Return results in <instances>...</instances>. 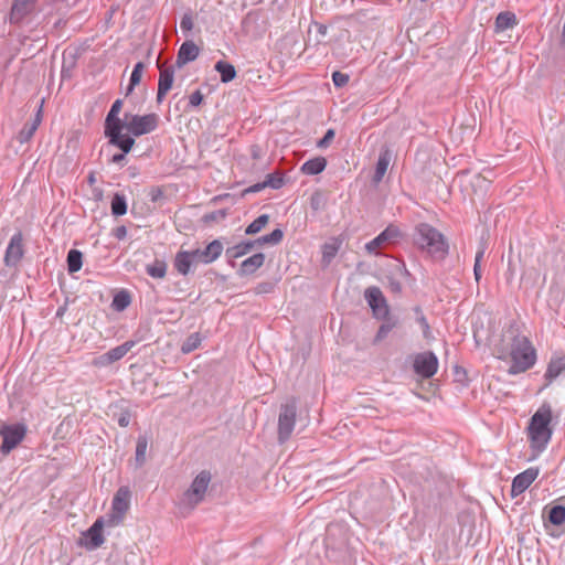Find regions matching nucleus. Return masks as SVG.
I'll list each match as a JSON object with an SVG mask.
<instances>
[{
    "instance_id": "f257e3e1",
    "label": "nucleus",
    "mask_w": 565,
    "mask_h": 565,
    "mask_svg": "<svg viewBox=\"0 0 565 565\" xmlns=\"http://www.w3.org/2000/svg\"><path fill=\"white\" fill-rule=\"evenodd\" d=\"M414 244L431 258L443 260L449 254V243L445 235L433 225L422 222L414 228Z\"/></svg>"
},
{
    "instance_id": "f03ea898",
    "label": "nucleus",
    "mask_w": 565,
    "mask_h": 565,
    "mask_svg": "<svg viewBox=\"0 0 565 565\" xmlns=\"http://www.w3.org/2000/svg\"><path fill=\"white\" fill-rule=\"evenodd\" d=\"M551 422L552 407L545 402L532 415L527 426L530 446L536 452L545 450L552 438L553 429L551 427Z\"/></svg>"
},
{
    "instance_id": "7ed1b4c3",
    "label": "nucleus",
    "mask_w": 565,
    "mask_h": 565,
    "mask_svg": "<svg viewBox=\"0 0 565 565\" xmlns=\"http://www.w3.org/2000/svg\"><path fill=\"white\" fill-rule=\"evenodd\" d=\"M510 334V358L511 365L508 374L516 375L530 370L536 362V351L531 341L525 335H520L514 330H509Z\"/></svg>"
},
{
    "instance_id": "20e7f679",
    "label": "nucleus",
    "mask_w": 565,
    "mask_h": 565,
    "mask_svg": "<svg viewBox=\"0 0 565 565\" xmlns=\"http://www.w3.org/2000/svg\"><path fill=\"white\" fill-rule=\"evenodd\" d=\"M160 118L157 114L150 113L146 115H132L125 113L124 129L128 131L127 135L140 137L154 131L159 126Z\"/></svg>"
},
{
    "instance_id": "39448f33",
    "label": "nucleus",
    "mask_w": 565,
    "mask_h": 565,
    "mask_svg": "<svg viewBox=\"0 0 565 565\" xmlns=\"http://www.w3.org/2000/svg\"><path fill=\"white\" fill-rule=\"evenodd\" d=\"M26 430L23 423L6 424L0 422V436L2 437L0 452L4 456L9 455L24 439Z\"/></svg>"
},
{
    "instance_id": "423d86ee",
    "label": "nucleus",
    "mask_w": 565,
    "mask_h": 565,
    "mask_svg": "<svg viewBox=\"0 0 565 565\" xmlns=\"http://www.w3.org/2000/svg\"><path fill=\"white\" fill-rule=\"evenodd\" d=\"M297 416V404L295 399L287 402L280 406L278 417V440L280 444L287 441L295 427Z\"/></svg>"
},
{
    "instance_id": "0eeeda50",
    "label": "nucleus",
    "mask_w": 565,
    "mask_h": 565,
    "mask_svg": "<svg viewBox=\"0 0 565 565\" xmlns=\"http://www.w3.org/2000/svg\"><path fill=\"white\" fill-rule=\"evenodd\" d=\"M130 491L127 487H120L111 501V512L107 515L109 526L119 525L129 509Z\"/></svg>"
},
{
    "instance_id": "6e6552de",
    "label": "nucleus",
    "mask_w": 565,
    "mask_h": 565,
    "mask_svg": "<svg viewBox=\"0 0 565 565\" xmlns=\"http://www.w3.org/2000/svg\"><path fill=\"white\" fill-rule=\"evenodd\" d=\"M211 472L207 470L199 472V475L193 479L190 488L183 493V500L192 507L202 502L209 483L211 482Z\"/></svg>"
},
{
    "instance_id": "1a4fd4ad",
    "label": "nucleus",
    "mask_w": 565,
    "mask_h": 565,
    "mask_svg": "<svg viewBox=\"0 0 565 565\" xmlns=\"http://www.w3.org/2000/svg\"><path fill=\"white\" fill-rule=\"evenodd\" d=\"M25 254L24 238L21 231L15 232L6 248L3 263L9 268H17Z\"/></svg>"
},
{
    "instance_id": "9d476101",
    "label": "nucleus",
    "mask_w": 565,
    "mask_h": 565,
    "mask_svg": "<svg viewBox=\"0 0 565 565\" xmlns=\"http://www.w3.org/2000/svg\"><path fill=\"white\" fill-rule=\"evenodd\" d=\"M364 299L372 310L375 319H381L390 313V307L382 290L376 286H370L364 290Z\"/></svg>"
},
{
    "instance_id": "9b49d317",
    "label": "nucleus",
    "mask_w": 565,
    "mask_h": 565,
    "mask_svg": "<svg viewBox=\"0 0 565 565\" xmlns=\"http://www.w3.org/2000/svg\"><path fill=\"white\" fill-rule=\"evenodd\" d=\"M105 137L108 139V142L118 148L120 150L119 153H115L109 162L121 164L126 160V156L134 148L136 140L129 135H124L122 132L117 134H105Z\"/></svg>"
},
{
    "instance_id": "f8f14e48",
    "label": "nucleus",
    "mask_w": 565,
    "mask_h": 565,
    "mask_svg": "<svg viewBox=\"0 0 565 565\" xmlns=\"http://www.w3.org/2000/svg\"><path fill=\"white\" fill-rule=\"evenodd\" d=\"M414 372L423 379L433 377L438 370V359L431 351L418 353L413 363Z\"/></svg>"
},
{
    "instance_id": "ddd939ff",
    "label": "nucleus",
    "mask_w": 565,
    "mask_h": 565,
    "mask_svg": "<svg viewBox=\"0 0 565 565\" xmlns=\"http://www.w3.org/2000/svg\"><path fill=\"white\" fill-rule=\"evenodd\" d=\"M104 519L98 518L85 532L79 544L88 551H94L100 547L105 541L103 535Z\"/></svg>"
},
{
    "instance_id": "4468645a",
    "label": "nucleus",
    "mask_w": 565,
    "mask_h": 565,
    "mask_svg": "<svg viewBox=\"0 0 565 565\" xmlns=\"http://www.w3.org/2000/svg\"><path fill=\"white\" fill-rule=\"evenodd\" d=\"M403 234L398 226L394 224H390L385 230H383L377 236H375L372 241L365 244V249L367 253H375L377 248L382 247L386 243H395L399 238H402Z\"/></svg>"
},
{
    "instance_id": "2eb2a0df",
    "label": "nucleus",
    "mask_w": 565,
    "mask_h": 565,
    "mask_svg": "<svg viewBox=\"0 0 565 565\" xmlns=\"http://www.w3.org/2000/svg\"><path fill=\"white\" fill-rule=\"evenodd\" d=\"M196 265L198 264H211L215 262L223 252V244L220 239H214L209 243L205 248H195L190 250Z\"/></svg>"
},
{
    "instance_id": "dca6fc26",
    "label": "nucleus",
    "mask_w": 565,
    "mask_h": 565,
    "mask_svg": "<svg viewBox=\"0 0 565 565\" xmlns=\"http://www.w3.org/2000/svg\"><path fill=\"white\" fill-rule=\"evenodd\" d=\"M540 469L537 467H530L526 470L518 473L511 484V497L516 498L522 494L537 478Z\"/></svg>"
},
{
    "instance_id": "f3484780",
    "label": "nucleus",
    "mask_w": 565,
    "mask_h": 565,
    "mask_svg": "<svg viewBox=\"0 0 565 565\" xmlns=\"http://www.w3.org/2000/svg\"><path fill=\"white\" fill-rule=\"evenodd\" d=\"M122 108V100L116 99L113 105L110 106V109L108 114L106 115L105 122H104V135L105 134H117L122 132L124 130V121L125 117L121 119L119 117V113Z\"/></svg>"
},
{
    "instance_id": "a211bd4d",
    "label": "nucleus",
    "mask_w": 565,
    "mask_h": 565,
    "mask_svg": "<svg viewBox=\"0 0 565 565\" xmlns=\"http://www.w3.org/2000/svg\"><path fill=\"white\" fill-rule=\"evenodd\" d=\"M136 344L135 341H126L117 345L98 358L96 365L106 366L122 359Z\"/></svg>"
},
{
    "instance_id": "6ab92c4d",
    "label": "nucleus",
    "mask_w": 565,
    "mask_h": 565,
    "mask_svg": "<svg viewBox=\"0 0 565 565\" xmlns=\"http://www.w3.org/2000/svg\"><path fill=\"white\" fill-rule=\"evenodd\" d=\"M565 371V354L552 355L546 372L544 374V385L541 387L540 392H542L544 388L548 387L553 381H555L563 372Z\"/></svg>"
},
{
    "instance_id": "aec40b11",
    "label": "nucleus",
    "mask_w": 565,
    "mask_h": 565,
    "mask_svg": "<svg viewBox=\"0 0 565 565\" xmlns=\"http://www.w3.org/2000/svg\"><path fill=\"white\" fill-rule=\"evenodd\" d=\"M158 67L160 70L159 81H158V90H157V103H162L168 92L172 88L173 78H174V67L168 66L162 67L157 61Z\"/></svg>"
},
{
    "instance_id": "412c9836",
    "label": "nucleus",
    "mask_w": 565,
    "mask_h": 565,
    "mask_svg": "<svg viewBox=\"0 0 565 565\" xmlns=\"http://www.w3.org/2000/svg\"><path fill=\"white\" fill-rule=\"evenodd\" d=\"M199 54L200 47L192 40L184 41L179 47L175 66L178 68L183 67L185 64L195 61Z\"/></svg>"
},
{
    "instance_id": "4be33fe9",
    "label": "nucleus",
    "mask_w": 565,
    "mask_h": 565,
    "mask_svg": "<svg viewBox=\"0 0 565 565\" xmlns=\"http://www.w3.org/2000/svg\"><path fill=\"white\" fill-rule=\"evenodd\" d=\"M36 1L38 0H14L9 13L10 23H20L28 14L32 12Z\"/></svg>"
},
{
    "instance_id": "5701e85b",
    "label": "nucleus",
    "mask_w": 565,
    "mask_h": 565,
    "mask_svg": "<svg viewBox=\"0 0 565 565\" xmlns=\"http://www.w3.org/2000/svg\"><path fill=\"white\" fill-rule=\"evenodd\" d=\"M391 160H392V151H391L390 147L383 146L380 150L379 158H377V161L375 164V170H374V173L372 177V182L374 184H379L383 180V178L387 171V168L390 166Z\"/></svg>"
},
{
    "instance_id": "b1692460",
    "label": "nucleus",
    "mask_w": 565,
    "mask_h": 565,
    "mask_svg": "<svg viewBox=\"0 0 565 565\" xmlns=\"http://www.w3.org/2000/svg\"><path fill=\"white\" fill-rule=\"evenodd\" d=\"M195 265L196 263L190 250H179L174 256L173 267L182 276L192 273V267Z\"/></svg>"
},
{
    "instance_id": "393cba45",
    "label": "nucleus",
    "mask_w": 565,
    "mask_h": 565,
    "mask_svg": "<svg viewBox=\"0 0 565 565\" xmlns=\"http://www.w3.org/2000/svg\"><path fill=\"white\" fill-rule=\"evenodd\" d=\"M41 120H42V106L39 107L34 118L31 121H28L23 125L22 129L19 131V134L17 136V140L20 143L29 142L33 138L35 131L38 130V128L41 124Z\"/></svg>"
},
{
    "instance_id": "a878e982",
    "label": "nucleus",
    "mask_w": 565,
    "mask_h": 565,
    "mask_svg": "<svg viewBox=\"0 0 565 565\" xmlns=\"http://www.w3.org/2000/svg\"><path fill=\"white\" fill-rule=\"evenodd\" d=\"M265 263V255L263 253H256L250 257L242 262L239 269L237 270L238 276L253 275Z\"/></svg>"
},
{
    "instance_id": "bb28decb",
    "label": "nucleus",
    "mask_w": 565,
    "mask_h": 565,
    "mask_svg": "<svg viewBox=\"0 0 565 565\" xmlns=\"http://www.w3.org/2000/svg\"><path fill=\"white\" fill-rule=\"evenodd\" d=\"M254 243L252 239L242 241L241 243L227 247L225 250V255L228 258V264L234 267L235 263L234 259H237L248 253H250L254 249Z\"/></svg>"
},
{
    "instance_id": "cd10ccee",
    "label": "nucleus",
    "mask_w": 565,
    "mask_h": 565,
    "mask_svg": "<svg viewBox=\"0 0 565 565\" xmlns=\"http://www.w3.org/2000/svg\"><path fill=\"white\" fill-rule=\"evenodd\" d=\"M343 239L341 237H332L322 245V258L321 263L323 266H329L337 256L341 248Z\"/></svg>"
},
{
    "instance_id": "c85d7f7f",
    "label": "nucleus",
    "mask_w": 565,
    "mask_h": 565,
    "mask_svg": "<svg viewBox=\"0 0 565 565\" xmlns=\"http://www.w3.org/2000/svg\"><path fill=\"white\" fill-rule=\"evenodd\" d=\"M518 24L516 15L511 11L500 12L494 21V32L500 33L514 28Z\"/></svg>"
},
{
    "instance_id": "c756f323",
    "label": "nucleus",
    "mask_w": 565,
    "mask_h": 565,
    "mask_svg": "<svg viewBox=\"0 0 565 565\" xmlns=\"http://www.w3.org/2000/svg\"><path fill=\"white\" fill-rule=\"evenodd\" d=\"M380 320H383V323L380 326L375 337H374V340H373V343L376 344L381 341H383L387 335L388 333L398 326V318L395 317V316H392L391 312L387 313L386 317L384 318H381Z\"/></svg>"
},
{
    "instance_id": "7c9ffc66",
    "label": "nucleus",
    "mask_w": 565,
    "mask_h": 565,
    "mask_svg": "<svg viewBox=\"0 0 565 565\" xmlns=\"http://www.w3.org/2000/svg\"><path fill=\"white\" fill-rule=\"evenodd\" d=\"M561 503L552 505L547 510V521L555 526L565 523V495L559 499Z\"/></svg>"
},
{
    "instance_id": "2f4dec72",
    "label": "nucleus",
    "mask_w": 565,
    "mask_h": 565,
    "mask_svg": "<svg viewBox=\"0 0 565 565\" xmlns=\"http://www.w3.org/2000/svg\"><path fill=\"white\" fill-rule=\"evenodd\" d=\"M327 159L324 157H315L312 159L307 160L301 166V172L307 175H317L321 173L327 167Z\"/></svg>"
},
{
    "instance_id": "473e14b6",
    "label": "nucleus",
    "mask_w": 565,
    "mask_h": 565,
    "mask_svg": "<svg viewBox=\"0 0 565 565\" xmlns=\"http://www.w3.org/2000/svg\"><path fill=\"white\" fill-rule=\"evenodd\" d=\"M214 70L220 74L221 82L225 84L232 82L237 75L235 66L223 60L215 63Z\"/></svg>"
},
{
    "instance_id": "72a5a7b5",
    "label": "nucleus",
    "mask_w": 565,
    "mask_h": 565,
    "mask_svg": "<svg viewBox=\"0 0 565 565\" xmlns=\"http://www.w3.org/2000/svg\"><path fill=\"white\" fill-rule=\"evenodd\" d=\"M128 205L125 194L120 192L114 193L110 201V211L115 217L122 216L127 213Z\"/></svg>"
},
{
    "instance_id": "f704fd0d",
    "label": "nucleus",
    "mask_w": 565,
    "mask_h": 565,
    "mask_svg": "<svg viewBox=\"0 0 565 565\" xmlns=\"http://www.w3.org/2000/svg\"><path fill=\"white\" fill-rule=\"evenodd\" d=\"M284 238V232L280 228H275L271 233L263 235L256 239H253L254 247H260L264 245H278Z\"/></svg>"
},
{
    "instance_id": "c9c22d12",
    "label": "nucleus",
    "mask_w": 565,
    "mask_h": 565,
    "mask_svg": "<svg viewBox=\"0 0 565 565\" xmlns=\"http://www.w3.org/2000/svg\"><path fill=\"white\" fill-rule=\"evenodd\" d=\"M131 303V296L128 290L121 289L117 291L111 300V308L115 311L121 312L126 310Z\"/></svg>"
},
{
    "instance_id": "e433bc0d",
    "label": "nucleus",
    "mask_w": 565,
    "mask_h": 565,
    "mask_svg": "<svg viewBox=\"0 0 565 565\" xmlns=\"http://www.w3.org/2000/svg\"><path fill=\"white\" fill-rule=\"evenodd\" d=\"M66 263L70 274L77 273L83 266V253L75 248L70 249L67 253Z\"/></svg>"
},
{
    "instance_id": "4c0bfd02",
    "label": "nucleus",
    "mask_w": 565,
    "mask_h": 565,
    "mask_svg": "<svg viewBox=\"0 0 565 565\" xmlns=\"http://www.w3.org/2000/svg\"><path fill=\"white\" fill-rule=\"evenodd\" d=\"M203 337L200 332L191 333L181 344L180 351L183 354H189L195 351L202 343Z\"/></svg>"
},
{
    "instance_id": "58836bf2",
    "label": "nucleus",
    "mask_w": 565,
    "mask_h": 565,
    "mask_svg": "<svg viewBox=\"0 0 565 565\" xmlns=\"http://www.w3.org/2000/svg\"><path fill=\"white\" fill-rule=\"evenodd\" d=\"M168 265L163 259L156 258L152 264L146 266V273L152 278H164Z\"/></svg>"
},
{
    "instance_id": "ea45409f",
    "label": "nucleus",
    "mask_w": 565,
    "mask_h": 565,
    "mask_svg": "<svg viewBox=\"0 0 565 565\" xmlns=\"http://www.w3.org/2000/svg\"><path fill=\"white\" fill-rule=\"evenodd\" d=\"M143 70H145L143 62H138L135 64L132 72L130 74L129 84L126 89V96L131 94L134 92L135 87L140 83Z\"/></svg>"
},
{
    "instance_id": "a19ab883",
    "label": "nucleus",
    "mask_w": 565,
    "mask_h": 565,
    "mask_svg": "<svg viewBox=\"0 0 565 565\" xmlns=\"http://www.w3.org/2000/svg\"><path fill=\"white\" fill-rule=\"evenodd\" d=\"M148 447V440L143 436H139L136 444L135 462L136 467L140 468L146 462V452Z\"/></svg>"
},
{
    "instance_id": "79ce46f5",
    "label": "nucleus",
    "mask_w": 565,
    "mask_h": 565,
    "mask_svg": "<svg viewBox=\"0 0 565 565\" xmlns=\"http://www.w3.org/2000/svg\"><path fill=\"white\" fill-rule=\"evenodd\" d=\"M269 222L268 214H262L256 217L250 224H248L245 228L246 235H255L259 233Z\"/></svg>"
},
{
    "instance_id": "37998d69",
    "label": "nucleus",
    "mask_w": 565,
    "mask_h": 565,
    "mask_svg": "<svg viewBox=\"0 0 565 565\" xmlns=\"http://www.w3.org/2000/svg\"><path fill=\"white\" fill-rule=\"evenodd\" d=\"M264 183L266 188H271L274 190H278L285 184V174L282 172L276 171L266 175Z\"/></svg>"
},
{
    "instance_id": "c03bdc74",
    "label": "nucleus",
    "mask_w": 565,
    "mask_h": 565,
    "mask_svg": "<svg viewBox=\"0 0 565 565\" xmlns=\"http://www.w3.org/2000/svg\"><path fill=\"white\" fill-rule=\"evenodd\" d=\"M227 215H228L227 209H220L216 211H212L210 213H205L202 216V222L205 224L217 223L220 221H223Z\"/></svg>"
},
{
    "instance_id": "a18cd8bd",
    "label": "nucleus",
    "mask_w": 565,
    "mask_h": 565,
    "mask_svg": "<svg viewBox=\"0 0 565 565\" xmlns=\"http://www.w3.org/2000/svg\"><path fill=\"white\" fill-rule=\"evenodd\" d=\"M331 78L335 88L344 87L350 81V76L347 73H342L340 71H334L331 74Z\"/></svg>"
},
{
    "instance_id": "49530a36",
    "label": "nucleus",
    "mask_w": 565,
    "mask_h": 565,
    "mask_svg": "<svg viewBox=\"0 0 565 565\" xmlns=\"http://www.w3.org/2000/svg\"><path fill=\"white\" fill-rule=\"evenodd\" d=\"M193 26H194V23H193L192 12L188 11L181 18L180 28L183 33H186V32L192 31Z\"/></svg>"
},
{
    "instance_id": "de8ad7c7",
    "label": "nucleus",
    "mask_w": 565,
    "mask_h": 565,
    "mask_svg": "<svg viewBox=\"0 0 565 565\" xmlns=\"http://www.w3.org/2000/svg\"><path fill=\"white\" fill-rule=\"evenodd\" d=\"M334 136H335L334 129H332V128L328 129L326 131L324 136L318 140L317 147L321 148V149L329 147L330 143L332 142V140L334 139Z\"/></svg>"
},
{
    "instance_id": "09e8293b",
    "label": "nucleus",
    "mask_w": 565,
    "mask_h": 565,
    "mask_svg": "<svg viewBox=\"0 0 565 565\" xmlns=\"http://www.w3.org/2000/svg\"><path fill=\"white\" fill-rule=\"evenodd\" d=\"M204 99V96L203 94L201 93L200 89H196L195 92H193L190 97H189V105L192 106V107H198L202 104Z\"/></svg>"
},
{
    "instance_id": "8fccbe9b",
    "label": "nucleus",
    "mask_w": 565,
    "mask_h": 565,
    "mask_svg": "<svg viewBox=\"0 0 565 565\" xmlns=\"http://www.w3.org/2000/svg\"><path fill=\"white\" fill-rule=\"evenodd\" d=\"M164 196L163 190L160 186H152L149 191L150 201L153 203L159 202Z\"/></svg>"
},
{
    "instance_id": "3c124183",
    "label": "nucleus",
    "mask_w": 565,
    "mask_h": 565,
    "mask_svg": "<svg viewBox=\"0 0 565 565\" xmlns=\"http://www.w3.org/2000/svg\"><path fill=\"white\" fill-rule=\"evenodd\" d=\"M415 311L418 315L417 322L423 328L424 333H426L427 331H429V323L419 307H416Z\"/></svg>"
},
{
    "instance_id": "603ef678",
    "label": "nucleus",
    "mask_w": 565,
    "mask_h": 565,
    "mask_svg": "<svg viewBox=\"0 0 565 565\" xmlns=\"http://www.w3.org/2000/svg\"><path fill=\"white\" fill-rule=\"evenodd\" d=\"M388 288L395 295H399L403 290L402 282L393 277H388Z\"/></svg>"
},
{
    "instance_id": "864d4df0",
    "label": "nucleus",
    "mask_w": 565,
    "mask_h": 565,
    "mask_svg": "<svg viewBox=\"0 0 565 565\" xmlns=\"http://www.w3.org/2000/svg\"><path fill=\"white\" fill-rule=\"evenodd\" d=\"M130 412L128 409L122 411L117 418V423L120 427H127L130 424Z\"/></svg>"
},
{
    "instance_id": "5fc2aeb1",
    "label": "nucleus",
    "mask_w": 565,
    "mask_h": 565,
    "mask_svg": "<svg viewBox=\"0 0 565 565\" xmlns=\"http://www.w3.org/2000/svg\"><path fill=\"white\" fill-rule=\"evenodd\" d=\"M111 235L118 241H122L127 236V227L125 225L117 226L111 231Z\"/></svg>"
},
{
    "instance_id": "6e6d98bb",
    "label": "nucleus",
    "mask_w": 565,
    "mask_h": 565,
    "mask_svg": "<svg viewBox=\"0 0 565 565\" xmlns=\"http://www.w3.org/2000/svg\"><path fill=\"white\" fill-rule=\"evenodd\" d=\"M265 188H266V185H265L264 181L263 182H257V183L246 188L243 191V195H246V194H249V193H258V192L263 191Z\"/></svg>"
},
{
    "instance_id": "4d7b16f0",
    "label": "nucleus",
    "mask_w": 565,
    "mask_h": 565,
    "mask_svg": "<svg viewBox=\"0 0 565 565\" xmlns=\"http://www.w3.org/2000/svg\"><path fill=\"white\" fill-rule=\"evenodd\" d=\"M486 254V246L484 244H480L478 246V250L476 253L475 263H481Z\"/></svg>"
},
{
    "instance_id": "13d9d810",
    "label": "nucleus",
    "mask_w": 565,
    "mask_h": 565,
    "mask_svg": "<svg viewBox=\"0 0 565 565\" xmlns=\"http://www.w3.org/2000/svg\"><path fill=\"white\" fill-rule=\"evenodd\" d=\"M473 276L476 281L479 284L481 277H482V269H481V263H475L473 265Z\"/></svg>"
},
{
    "instance_id": "bf43d9fd",
    "label": "nucleus",
    "mask_w": 565,
    "mask_h": 565,
    "mask_svg": "<svg viewBox=\"0 0 565 565\" xmlns=\"http://www.w3.org/2000/svg\"><path fill=\"white\" fill-rule=\"evenodd\" d=\"M310 205L312 210L317 211L320 207V201L318 195H312L310 200Z\"/></svg>"
},
{
    "instance_id": "052dcab7",
    "label": "nucleus",
    "mask_w": 565,
    "mask_h": 565,
    "mask_svg": "<svg viewBox=\"0 0 565 565\" xmlns=\"http://www.w3.org/2000/svg\"><path fill=\"white\" fill-rule=\"evenodd\" d=\"M398 269H399V271H401V274H402L403 276H406V277L411 276V273H409V271H408V269L406 268V265H405V263H404V262L401 264V266H398Z\"/></svg>"
},
{
    "instance_id": "680f3d73",
    "label": "nucleus",
    "mask_w": 565,
    "mask_h": 565,
    "mask_svg": "<svg viewBox=\"0 0 565 565\" xmlns=\"http://www.w3.org/2000/svg\"><path fill=\"white\" fill-rule=\"evenodd\" d=\"M67 310V305L60 306L56 310V317H62Z\"/></svg>"
},
{
    "instance_id": "e2e57ef3",
    "label": "nucleus",
    "mask_w": 565,
    "mask_h": 565,
    "mask_svg": "<svg viewBox=\"0 0 565 565\" xmlns=\"http://www.w3.org/2000/svg\"><path fill=\"white\" fill-rule=\"evenodd\" d=\"M455 374L458 377V381H461L460 375H466V371L462 367L456 366Z\"/></svg>"
},
{
    "instance_id": "0e129e2a",
    "label": "nucleus",
    "mask_w": 565,
    "mask_h": 565,
    "mask_svg": "<svg viewBox=\"0 0 565 565\" xmlns=\"http://www.w3.org/2000/svg\"><path fill=\"white\" fill-rule=\"evenodd\" d=\"M252 157L253 159H258L259 158V149L257 146L253 147L252 149Z\"/></svg>"
},
{
    "instance_id": "69168bd1",
    "label": "nucleus",
    "mask_w": 565,
    "mask_h": 565,
    "mask_svg": "<svg viewBox=\"0 0 565 565\" xmlns=\"http://www.w3.org/2000/svg\"><path fill=\"white\" fill-rule=\"evenodd\" d=\"M318 32L321 34V35H324L327 33V26L323 25V24H320L318 26Z\"/></svg>"
},
{
    "instance_id": "338daca9",
    "label": "nucleus",
    "mask_w": 565,
    "mask_h": 565,
    "mask_svg": "<svg viewBox=\"0 0 565 565\" xmlns=\"http://www.w3.org/2000/svg\"><path fill=\"white\" fill-rule=\"evenodd\" d=\"M88 182H89V183H94V182H95V177H94V174H92V173H90V174L88 175Z\"/></svg>"
},
{
    "instance_id": "774afa93",
    "label": "nucleus",
    "mask_w": 565,
    "mask_h": 565,
    "mask_svg": "<svg viewBox=\"0 0 565 565\" xmlns=\"http://www.w3.org/2000/svg\"><path fill=\"white\" fill-rule=\"evenodd\" d=\"M136 172L135 171H131V177H136Z\"/></svg>"
}]
</instances>
